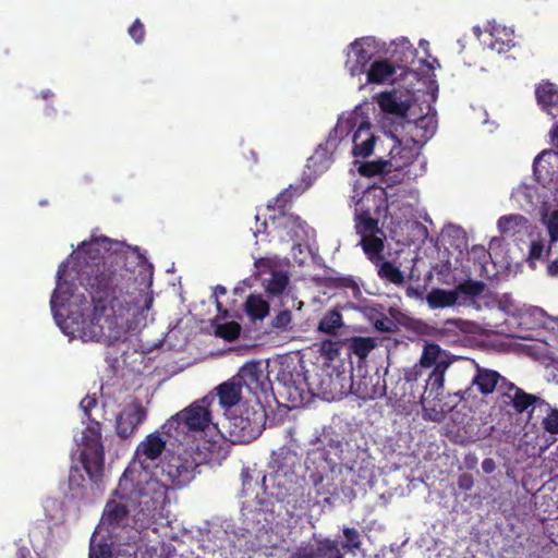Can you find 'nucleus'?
I'll use <instances>...</instances> for the list:
<instances>
[{"mask_svg":"<svg viewBox=\"0 0 558 558\" xmlns=\"http://www.w3.org/2000/svg\"><path fill=\"white\" fill-rule=\"evenodd\" d=\"M345 345V340H331V339H325L322 340L319 352L323 356L328 359L329 361H333L337 359L340 354L341 348Z\"/></svg>","mask_w":558,"mask_h":558,"instance_id":"obj_41","label":"nucleus"},{"mask_svg":"<svg viewBox=\"0 0 558 558\" xmlns=\"http://www.w3.org/2000/svg\"><path fill=\"white\" fill-rule=\"evenodd\" d=\"M385 241L386 234L384 230L361 236L360 245L366 256V258L372 264H377L385 258L384 250H385Z\"/></svg>","mask_w":558,"mask_h":558,"instance_id":"obj_21","label":"nucleus"},{"mask_svg":"<svg viewBox=\"0 0 558 558\" xmlns=\"http://www.w3.org/2000/svg\"><path fill=\"white\" fill-rule=\"evenodd\" d=\"M128 33L136 44H142L145 38V26L140 19H136L129 27Z\"/></svg>","mask_w":558,"mask_h":558,"instance_id":"obj_53","label":"nucleus"},{"mask_svg":"<svg viewBox=\"0 0 558 558\" xmlns=\"http://www.w3.org/2000/svg\"><path fill=\"white\" fill-rule=\"evenodd\" d=\"M247 315L254 319H263L269 312V305L259 295H250L245 302Z\"/></svg>","mask_w":558,"mask_h":558,"instance_id":"obj_36","label":"nucleus"},{"mask_svg":"<svg viewBox=\"0 0 558 558\" xmlns=\"http://www.w3.org/2000/svg\"><path fill=\"white\" fill-rule=\"evenodd\" d=\"M538 412L545 414L542 421L544 429L550 434H558V410L543 401L538 403Z\"/></svg>","mask_w":558,"mask_h":558,"instance_id":"obj_35","label":"nucleus"},{"mask_svg":"<svg viewBox=\"0 0 558 558\" xmlns=\"http://www.w3.org/2000/svg\"><path fill=\"white\" fill-rule=\"evenodd\" d=\"M505 395L511 399L513 408L520 413L525 411L529 407H532V412H538V403L544 401L534 395L526 393L512 383L507 384Z\"/></svg>","mask_w":558,"mask_h":558,"instance_id":"obj_24","label":"nucleus"},{"mask_svg":"<svg viewBox=\"0 0 558 558\" xmlns=\"http://www.w3.org/2000/svg\"><path fill=\"white\" fill-rule=\"evenodd\" d=\"M536 98L539 105L549 114L558 113V87L551 83H543L536 88Z\"/></svg>","mask_w":558,"mask_h":558,"instance_id":"obj_27","label":"nucleus"},{"mask_svg":"<svg viewBox=\"0 0 558 558\" xmlns=\"http://www.w3.org/2000/svg\"><path fill=\"white\" fill-rule=\"evenodd\" d=\"M292 322V314L289 310L280 311L272 319V327L287 330Z\"/></svg>","mask_w":558,"mask_h":558,"instance_id":"obj_52","label":"nucleus"},{"mask_svg":"<svg viewBox=\"0 0 558 558\" xmlns=\"http://www.w3.org/2000/svg\"><path fill=\"white\" fill-rule=\"evenodd\" d=\"M344 326L343 317L338 308L327 311L317 325V331L329 336H337L338 330Z\"/></svg>","mask_w":558,"mask_h":558,"instance_id":"obj_29","label":"nucleus"},{"mask_svg":"<svg viewBox=\"0 0 558 558\" xmlns=\"http://www.w3.org/2000/svg\"><path fill=\"white\" fill-rule=\"evenodd\" d=\"M89 558H112L111 546L107 543L90 544Z\"/></svg>","mask_w":558,"mask_h":558,"instance_id":"obj_50","label":"nucleus"},{"mask_svg":"<svg viewBox=\"0 0 558 558\" xmlns=\"http://www.w3.org/2000/svg\"><path fill=\"white\" fill-rule=\"evenodd\" d=\"M320 445L322 441L317 439L314 444L315 447L307 451L304 462L305 473L313 485L328 480L337 465L330 457V451Z\"/></svg>","mask_w":558,"mask_h":558,"instance_id":"obj_8","label":"nucleus"},{"mask_svg":"<svg viewBox=\"0 0 558 558\" xmlns=\"http://www.w3.org/2000/svg\"><path fill=\"white\" fill-rule=\"evenodd\" d=\"M257 410H253L252 416L250 410L244 414L228 418L227 433L229 441L232 444H248L255 440L263 432L266 423V411L258 401Z\"/></svg>","mask_w":558,"mask_h":558,"instance_id":"obj_7","label":"nucleus"},{"mask_svg":"<svg viewBox=\"0 0 558 558\" xmlns=\"http://www.w3.org/2000/svg\"><path fill=\"white\" fill-rule=\"evenodd\" d=\"M396 65L390 59L377 60L371 63L366 73L367 83L371 84H386L393 83L396 75Z\"/></svg>","mask_w":558,"mask_h":558,"instance_id":"obj_20","label":"nucleus"},{"mask_svg":"<svg viewBox=\"0 0 558 558\" xmlns=\"http://www.w3.org/2000/svg\"><path fill=\"white\" fill-rule=\"evenodd\" d=\"M547 271L550 276H557L558 275V259L553 260L548 267Z\"/></svg>","mask_w":558,"mask_h":558,"instance_id":"obj_60","label":"nucleus"},{"mask_svg":"<svg viewBox=\"0 0 558 558\" xmlns=\"http://www.w3.org/2000/svg\"><path fill=\"white\" fill-rule=\"evenodd\" d=\"M375 141V135H367L363 141L353 143L352 154L362 158L371 156L374 151Z\"/></svg>","mask_w":558,"mask_h":558,"instance_id":"obj_45","label":"nucleus"},{"mask_svg":"<svg viewBox=\"0 0 558 558\" xmlns=\"http://www.w3.org/2000/svg\"><path fill=\"white\" fill-rule=\"evenodd\" d=\"M392 146L389 150V159H387L388 169L391 171H401L412 165L420 154L421 146L414 141V137L403 142L397 136H391Z\"/></svg>","mask_w":558,"mask_h":558,"instance_id":"obj_12","label":"nucleus"},{"mask_svg":"<svg viewBox=\"0 0 558 558\" xmlns=\"http://www.w3.org/2000/svg\"><path fill=\"white\" fill-rule=\"evenodd\" d=\"M357 126V129L353 133L352 142L363 141L367 135H374L371 131V122L364 119H360L356 113H350L348 117H340L336 126L332 130L333 138H331V134L327 140V146H335L333 141L337 137H344L349 133L353 131V129Z\"/></svg>","mask_w":558,"mask_h":558,"instance_id":"obj_13","label":"nucleus"},{"mask_svg":"<svg viewBox=\"0 0 558 558\" xmlns=\"http://www.w3.org/2000/svg\"><path fill=\"white\" fill-rule=\"evenodd\" d=\"M412 137L421 147L435 134L437 124L430 117H422L413 124Z\"/></svg>","mask_w":558,"mask_h":558,"instance_id":"obj_30","label":"nucleus"},{"mask_svg":"<svg viewBox=\"0 0 558 558\" xmlns=\"http://www.w3.org/2000/svg\"><path fill=\"white\" fill-rule=\"evenodd\" d=\"M492 264L490 252L482 245H473L466 251L465 258L461 263L463 271L478 277L492 276L489 265Z\"/></svg>","mask_w":558,"mask_h":558,"instance_id":"obj_18","label":"nucleus"},{"mask_svg":"<svg viewBox=\"0 0 558 558\" xmlns=\"http://www.w3.org/2000/svg\"><path fill=\"white\" fill-rule=\"evenodd\" d=\"M495 303L490 307H498L504 312H510L514 308L513 300L510 295L504 294L498 296L494 293Z\"/></svg>","mask_w":558,"mask_h":558,"instance_id":"obj_55","label":"nucleus"},{"mask_svg":"<svg viewBox=\"0 0 558 558\" xmlns=\"http://www.w3.org/2000/svg\"><path fill=\"white\" fill-rule=\"evenodd\" d=\"M201 459L195 457L193 447L179 444L175 451H168L160 462L161 475L166 477V485L181 488L189 485L199 472ZM162 483V481H160ZM165 484V482H163Z\"/></svg>","mask_w":558,"mask_h":558,"instance_id":"obj_5","label":"nucleus"},{"mask_svg":"<svg viewBox=\"0 0 558 558\" xmlns=\"http://www.w3.org/2000/svg\"><path fill=\"white\" fill-rule=\"evenodd\" d=\"M345 68L352 76L365 73L367 64L378 51V43L372 36L356 38L349 46Z\"/></svg>","mask_w":558,"mask_h":558,"instance_id":"obj_10","label":"nucleus"},{"mask_svg":"<svg viewBox=\"0 0 558 558\" xmlns=\"http://www.w3.org/2000/svg\"><path fill=\"white\" fill-rule=\"evenodd\" d=\"M545 223L550 236V242L554 243L558 241V210L553 211Z\"/></svg>","mask_w":558,"mask_h":558,"instance_id":"obj_54","label":"nucleus"},{"mask_svg":"<svg viewBox=\"0 0 558 558\" xmlns=\"http://www.w3.org/2000/svg\"><path fill=\"white\" fill-rule=\"evenodd\" d=\"M311 182L308 181L305 186H293L292 184L289 185L288 189H286L282 193H280L274 204V208H278L282 214H284V210L287 207L291 204L293 196L300 195L303 193L307 187H310Z\"/></svg>","mask_w":558,"mask_h":558,"instance_id":"obj_38","label":"nucleus"},{"mask_svg":"<svg viewBox=\"0 0 558 558\" xmlns=\"http://www.w3.org/2000/svg\"><path fill=\"white\" fill-rule=\"evenodd\" d=\"M147 416L145 408L135 401L125 405L116 417V432L120 438L131 437Z\"/></svg>","mask_w":558,"mask_h":558,"instance_id":"obj_14","label":"nucleus"},{"mask_svg":"<svg viewBox=\"0 0 558 558\" xmlns=\"http://www.w3.org/2000/svg\"><path fill=\"white\" fill-rule=\"evenodd\" d=\"M226 293H227V289H226V287H223L221 284L216 286L214 289V295L216 298H218L220 295H225Z\"/></svg>","mask_w":558,"mask_h":558,"instance_id":"obj_63","label":"nucleus"},{"mask_svg":"<svg viewBox=\"0 0 558 558\" xmlns=\"http://www.w3.org/2000/svg\"><path fill=\"white\" fill-rule=\"evenodd\" d=\"M124 243L100 235L83 241L71 254L75 260L76 279L87 292L78 295L71 282L64 279L68 264L62 263L57 271V287L51 295L52 311L57 306H77L69 318L74 330L84 341H102L111 344L125 333L123 316L130 310L126 289L131 272L126 268Z\"/></svg>","mask_w":558,"mask_h":558,"instance_id":"obj_1","label":"nucleus"},{"mask_svg":"<svg viewBox=\"0 0 558 558\" xmlns=\"http://www.w3.org/2000/svg\"><path fill=\"white\" fill-rule=\"evenodd\" d=\"M494 303V292L482 281L466 280L456 286V306L481 310Z\"/></svg>","mask_w":558,"mask_h":558,"instance_id":"obj_9","label":"nucleus"},{"mask_svg":"<svg viewBox=\"0 0 558 558\" xmlns=\"http://www.w3.org/2000/svg\"><path fill=\"white\" fill-rule=\"evenodd\" d=\"M81 462L92 482L101 481L105 462L101 424L93 417H87V426L83 433Z\"/></svg>","mask_w":558,"mask_h":558,"instance_id":"obj_6","label":"nucleus"},{"mask_svg":"<svg viewBox=\"0 0 558 558\" xmlns=\"http://www.w3.org/2000/svg\"><path fill=\"white\" fill-rule=\"evenodd\" d=\"M234 376L242 388L245 387L256 399H259L260 395H266L271 388V381L264 373L260 361L246 362Z\"/></svg>","mask_w":558,"mask_h":558,"instance_id":"obj_11","label":"nucleus"},{"mask_svg":"<svg viewBox=\"0 0 558 558\" xmlns=\"http://www.w3.org/2000/svg\"><path fill=\"white\" fill-rule=\"evenodd\" d=\"M327 149L326 148H319L315 151V154L308 159L307 167L316 166L318 161H322L324 159V165L322 166V169L328 168L330 163V158L326 156Z\"/></svg>","mask_w":558,"mask_h":558,"instance_id":"obj_57","label":"nucleus"},{"mask_svg":"<svg viewBox=\"0 0 558 558\" xmlns=\"http://www.w3.org/2000/svg\"><path fill=\"white\" fill-rule=\"evenodd\" d=\"M288 283H289V278L284 272L272 271L271 277L268 280V283L266 286V290L268 293L278 296L283 293Z\"/></svg>","mask_w":558,"mask_h":558,"instance_id":"obj_40","label":"nucleus"},{"mask_svg":"<svg viewBox=\"0 0 558 558\" xmlns=\"http://www.w3.org/2000/svg\"><path fill=\"white\" fill-rule=\"evenodd\" d=\"M214 403V393L192 402L166 421L161 426L162 434L168 440L173 439L174 442L182 445L190 436L204 433L213 424L210 408Z\"/></svg>","mask_w":558,"mask_h":558,"instance_id":"obj_3","label":"nucleus"},{"mask_svg":"<svg viewBox=\"0 0 558 558\" xmlns=\"http://www.w3.org/2000/svg\"><path fill=\"white\" fill-rule=\"evenodd\" d=\"M166 444L167 440H165L159 434L151 433L140 442L136 452L153 461L161 456L166 449Z\"/></svg>","mask_w":558,"mask_h":558,"instance_id":"obj_26","label":"nucleus"},{"mask_svg":"<svg viewBox=\"0 0 558 558\" xmlns=\"http://www.w3.org/2000/svg\"><path fill=\"white\" fill-rule=\"evenodd\" d=\"M341 548L336 539L313 536L307 543L296 547L291 558H344L343 553L356 555L362 547V535L355 527L345 526L342 530Z\"/></svg>","mask_w":558,"mask_h":558,"instance_id":"obj_4","label":"nucleus"},{"mask_svg":"<svg viewBox=\"0 0 558 558\" xmlns=\"http://www.w3.org/2000/svg\"><path fill=\"white\" fill-rule=\"evenodd\" d=\"M525 219L520 215L504 216L498 220V229L502 233H509L515 230Z\"/></svg>","mask_w":558,"mask_h":558,"instance_id":"obj_47","label":"nucleus"},{"mask_svg":"<svg viewBox=\"0 0 558 558\" xmlns=\"http://www.w3.org/2000/svg\"><path fill=\"white\" fill-rule=\"evenodd\" d=\"M354 211L379 219L386 217L388 213V199L385 189L374 187L365 191L362 197L356 202Z\"/></svg>","mask_w":558,"mask_h":558,"instance_id":"obj_16","label":"nucleus"},{"mask_svg":"<svg viewBox=\"0 0 558 558\" xmlns=\"http://www.w3.org/2000/svg\"><path fill=\"white\" fill-rule=\"evenodd\" d=\"M84 475L78 468H71L69 473V487L71 490H81L84 487Z\"/></svg>","mask_w":558,"mask_h":558,"instance_id":"obj_51","label":"nucleus"},{"mask_svg":"<svg viewBox=\"0 0 558 558\" xmlns=\"http://www.w3.org/2000/svg\"><path fill=\"white\" fill-rule=\"evenodd\" d=\"M490 40L488 47L498 53L508 51L513 46V31L493 23L489 27Z\"/></svg>","mask_w":558,"mask_h":558,"instance_id":"obj_25","label":"nucleus"},{"mask_svg":"<svg viewBox=\"0 0 558 558\" xmlns=\"http://www.w3.org/2000/svg\"><path fill=\"white\" fill-rule=\"evenodd\" d=\"M194 453L195 457L201 459V465L220 462L229 456L230 445L222 436L218 438H204L196 444Z\"/></svg>","mask_w":558,"mask_h":558,"instance_id":"obj_17","label":"nucleus"},{"mask_svg":"<svg viewBox=\"0 0 558 558\" xmlns=\"http://www.w3.org/2000/svg\"><path fill=\"white\" fill-rule=\"evenodd\" d=\"M439 354H440V348L438 344H434V343L427 344L424 348V351H423V354L421 357V366L422 367H430L434 365V367H435L436 364L439 363L437 361Z\"/></svg>","mask_w":558,"mask_h":558,"instance_id":"obj_46","label":"nucleus"},{"mask_svg":"<svg viewBox=\"0 0 558 558\" xmlns=\"http://www.w3.org/2000/svg\"><path fill=\"white\" fill-rule=\"evenodd\" d=\"M215 399L218 398L219 404L225 409H230L238 404L242 398V386L233 376L229 380L220 384L216 388Z\"/></svg>","mask_w":558,"mask_h":558,"instance_id":"obj_23","label":"nucleus"},{"mask_svg":"<svg viewBox=\"0 0 558 558\" xmlns=\"http://www.w3.org/2000/svg\"><path fill=\"white\" fill-rule=\"evenodd\" d=\"M451 410H452V408H450L449 410L446 411L442 407H440V411L437 412L435 414V416H433V417L430 416V418L434 421L440 422L442 418H445V414L450 413Z\"/></svg>","mask_w":558,"mask_h":558,"instance_id":"obj_61","label":"nucleus"},{"mask_svg":"<svg viewBox=\"0 0 558 558\" xmlns=\"http://www.w3.org/2000/svg\"><path fill=\"white\" fill-rule=\"evenodd\" d=\"M97 405V399L95 397L86 396L80 402V408L83 410L86 418L92 417V410Z\"/></svg>","mask_w":558,"mask_h":558,"instance_id":"obj_58","label":"nucleus"},{"mask_svg":"<svg viewBox=\"0 0 558 558\" xmlns=\"http://www.w3.org/2000/svg\"><path fill=\"white\" fill-rule=\"evenodd\" d=\"M430 308H444L453 305V290L433 289L426 296Z\"/></svg>","mask_w":558,"mask_h":558,"instance_id":"obj_34","label":"nucleus"},{"mask_svg":"<svg viewBox=\"0 0 558 558\" xmlns=\"http://www.w3.org/2000/svg\"><path fill=\"white\" fill-rule=\"evenodd\" d=\"M450 363L447 361H439L426 380V391L429 392V396L434 395V398L438 401H440L439 397L442 395L445 373Z\"/></svg>","mask_w":558,"mask_h":558,"instance_id":"obj_28","label":"nucleus"},{"mask_svg":"<svg viewBox=\"0 0 558 558\" xmlns=\"http://www.w3.org/2000/svg\"><path fill=\"white\" fill-rule=\"evenodd\" d=\"M114 496L119 500L107 501L101 521L112 529L131 527L136 531L148 529L168 502L167 485L155 476L138 474L126 470L119 480Z\"/></svg>","mask_w":558,"mask_h":558,"instance_id":"obj_2","label":"nucleus"},{"mask_svg":"<svg viewBox=\"0 0 558 558\" xmlns=\"http://www.w3.org/2000/svg\"><path fill=\"white\" fill-rule=\"evenodd\" d=\"M374 327L381 332H393L396 330L395 322L385 315L375 319Z\"/></svg>","mask_w":558,"mask_h":558,"instance_id":"obj_56","label":"nucleus"},{"mask_svg":"<svg viewBox=\"0 0 558 558\" xmlns=\"http://www.w3.org/2000/svg\"><path fill=\"white\" fill-rule=\"evenodd\" d=\"M354 228L360 236L381 231L379 218L354 211Z\"/></svg>","mask_w":558,"mask_h":558,"instance_id":"obj_33","label":"nucleus"},{"mask_svg":"<svg viewBox=\"0 0 558 558\" xmlns=\"http://www.w3.org/2000/svg\"><path fill=\"white\" fill-rule=\"evenodd\" d=\"M290 223L292 225L291 231L293 232L291 238H300L301 233H306L305 229L307 223L303 221L299 216L290 215L286 217L284 226L288 227Z\"/></svg>","mask_w":558,"mask_h":558,"instance_id":"obj_49","label":"nucleus"},{"mask_svg":"<svg viewBox=\"0 0 558 558\" xmlns=\"http://www.w3.org/2000/svg\"><path fill=\"white\" fill-rule=\"evenodd\" d=\"M550 137L553 144L558 147V123L550 130Z\"/></svg>","mask_w":558,"mask_h":558,"instance_id":"obj_62","label":"nucleus"},{"mask_svg":"<svg viewBox=\"0 0 558 558\" xmlns=\"http://www.w3.org/2000/svg\"><path fill=\"white\" fill-rule=\"evenodd\" d=\"M392 46L390 61L396 65V69L405 72L414 64L417 51L405 38L393 43Z\"/></svg>","mask_w":558,"mask_h":558,"instance_id":"obj_19","label":"nucleus"},{"mask_svg":"<svg viewBox=\"0 0 558 558\" xmlns=\"http://www.w3.org/2000/svg\"><path fill=\"white\" fill-rule=\"evenodd\" d=\"M483 469L486 471V472H490L493 470V461L492 460H485L483 462Z\"/></svg>","mask_w":558,"mask_h":558,"instance_id":"obj_64","label":"nucleus"},{"mask_svg":"<svg viewBox=\"0 0 558 558\" xmlns=\"http://www.w3.org/2000/svg\"><path fill=\"white\" fill-rule=\"evenodd\" d=\"M241 326L234 320L218 325L216 328V335L227 341H234L239 338Z\"/></svg>","mask_w":558,"mask_h":558,"instance_id":"obj_44","label":"nucleus"},{"mask_svg":"<svg viewBox=\"0 0 558 558\" xmlns=\"http://www.w3.org/2000/svg\"><path fill=\"white\" fill-rule=\"evenodd\" d=\"M242 489L244 494L253 490V481L256 484L260 481L263 484L266 481V475L262 471L252 470L250 466H244L241 470Z\"/></svg>","mask_w":558,"mask_h":558,"instance_id":"obj_39","label":"nucleus"},{"mask_svg":"<svg viewBox=\"0 0 558 558\" xmlns=\"http://www.w3.org/2000/svg\"><path fill=\"white\" fill-rule=\"evenodd\" d=\"M357 171L362 177L365 178H372L378 174L392 172L388 169L387 160L384 159L362 162L357 167Z\"/></svg>","mask_w":558,"mask_h":558,"instance_id":"obj_37","label":"nucleus"},{"mask_svg":"<svg viewBox=\"0 0 558 558\" xmlns=\"http://www.w3.org/2000/svg\"><path fill=\"white\" fill-rule=\"evenodd\" d=\"M345 345L351 354L364 360L375 348L376 342L369 337L353 336L345 340Z\"/></svg>","mask_w":558,"mask_h":558,"instance_id":"obj_32","label":"nucleus"},{"mask_svg":"<svg viewBox=\"0 0 558 558\" xmlns=\"http://www.w3.org/2000/svg\"><path fill=\"white\" fill-rule=\"evenodd\" d=\"M550 253V246L546 247L543 240L532 241L529 253V262L531 265L534 262L542 259L544 256H548Z\"/></svg>","mask_w":558,"mask_h":558,"instance_id":"obj_48","label":"nucleus"},{"mask_svg":"<svg viewBox=\"0 0 558 558\" xmlns=\"http://www.w3.org/2000/svg\"><path fill=\"white\" fill-rule=\"evenodd\" d=\"M378 105L384 112L391 114L403 113L402 105L391 93H383L378 98Z\"/></svg>","mask_w":558,"mask_h":558,"instance_id":"obj_43","label":"nucleus"},{"mask_svg":"<svg viewBox=\"0 0 558 558\" xmlns=\"http://www.w3.org/2000/svg\"><path fill=\"white\" fill-rule=\"evenodd\" d=\"M377 269L378 277L389 283L402 286L404 282V275L402 270L397 267L392 262L381 259L377 264H373Z\"/></svg>","mask_w":558,"mask_h":558,"instance_id":"obj_31","label":"nucleus"},{"mask_svg":"<svg viewBox=\"0 0 558 558\" xmlns=\"http://www.w3.org/2000/svg\"><path fill=\"white\" fill-rule=\"evenodd\" d=\"M317 496L322 497V501L328 505L332 504V497L338 495V486L332 481L325 480L317 485H313Z\"/></svg>","mask_w":558,"mask_h":558,"instance_id":"obj_42","label":"nucleus"},{"mask_svg":"<svg viewBox=\"0 0 558 558\" xmlns=\"http://www.w3.org/2000/svg\"><path fill=\"white\" fill-rule=\"evenodd\" d=\"M460 368L466 369L468 366L474 368L475 374L472 378V385L476 386L478 391L483 395L492 393L498 384L501 389H505L509 383L496 371L480 367L474 361L466 359H460Z\"/></svg>","mask_w":558,"mask_h":558,"instance_id":"obj_15","label":"nucleus"},{"mask_svg":"<svg viewBox=\"0 0 558 558\" xmlns=\"http://www.w3.org/2000/svg\"><path fill=\"white\" fill-rule=\"evenodd\" d=\"M553 155H557L555 151L553 150H543L542 153H539L535 159H534V168L535 170L537 169V167L542 163V161L546 158V157H550Z\"/></svg>","mask_w":558,"mask_h":558,"instance_id":"obj_59","label":"nucleus"},{"mask_svg":"<svg viewBox=\"0 0 558 558\" xmlns=\"http://www.w3.org/2000/svg\"><path fill=\"white\" fill-rule=\"evenodd\" d=\"M296 461L298 456L295 451L288 446H282L272 451L269 466L275 473L287 475L293 472Z\"/></svg>","mask_w":558,"mask_h":558,"instance_id":"obj_22","label":"nucleus"}]
</instances>
